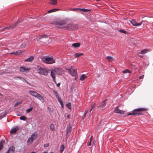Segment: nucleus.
Listing matches in <instances>:
<instances>
[{"label": "nucleus", "instance_id": "1", "mask_svg": "<svg viewBox=\"0 0 153 153\" xmlns=\"http://www.w3.org/2000/svg\"><path fill=\"white\" fill-rule=\"evenodd\" d=\"M57 27L64 30H71V23H68L63 20H59L56 23Z\"/></svg>", "mask_w": 153, "mask_h": 153}, {"label": "nucleus", "instance_id": "2", "mask_svg": "<svg viewBox=\"0 0 153 153\" xmlns=\"http://www.w3.org/2000/svg\"><path fill=\"white\" fill-rule=\"evenodd\" d=\"M29 93L32 96L35 97L39 99L41 102H44L45 100L42 96L36 92L32 90L29 91Z\"/></svg>", "mask_w": 153, "mask_h": 153}, {"label": "nucleus", "instance_id": "3", "mask_svg": "<svg viewBox=\"0 0 153 153\" xmlns=\"http://www.w3.org/2000/svg\"><path fill=\"white\" fill-rule=\"evenodd\" d=\"M147 110V109L146 108H140L138 109H137L135 110H134L132 112L128 114V115H140L141 114L139 112L140 111H145Z\"/></svg>", "mask_w": 153, "mask_h": 153}, {"label": "nucleus", "instance_id": "4", "mask_svg": "<svg viewBox=\"0 0 153 153\" xmlns=\"http://www.w3.org/2000/svg\"><path fill=\"white\" fill-rule=\"evenodd\" d=\"M66 69L68 70L69 72L71 75L75 77V79H77V74L76 70L72 68H67Z\"/></svg>", "mask_w": 153, "mask_h": 153}, {"label": "nucleus", "instance_id": "5", "mask_svg": "<svg viewBox=\"0 0 153 153\" xmlns=\"http://www.w3.org/2000/svg\"><path fill=\"white\" fill-rule=\"evenodd\" d=\"M43 60L45 63L47 64H51L55 62V60L51 57H44Z\"/></svg>", "mask_w": 153, "mask_h": 153}, {"label": "nucleus", "instance_id": "6", "mask_svg": "<svg viewBox=\"0 0 153 153\" xmlns=\"http://www.w3.org/2000/svg\"><path fill=\"white\" fill-rule=\"evenodd\" d=\"M48 70L45 68H40L38 70V72L41 75L46 76L48 74Z\"/></svg>", "mask_w": 153, "mask_h": 153}, {"label": "nucleus", "instance_id": "7", "mask_svg": "<svg viewBox=\"0 0 153 153\" xmlns=\"http://www.w3.org/2000/svg\"><path fill=\"white\" fill-rule=\"evenodd\" d=\"M19 130L18 127L16 126L14 128L11 129L10 131V133L13 134L16 133Z\"/></svg>", "mask_w": 153, "mask_h": 153}, {"label": "nucleus", "instance_id": "8", "mask_svg": "<svg viewBox=\"0 0 153 153\" xmlns=\"http://www.w3.org/2000/svg\"><path fill=\"white\" fill-rule=\"evenodd\" d=\"M107 100H105L102 101L100 105L98 106L102 110L104 109L106 105V102Z\"/></svg>", "mask_w": 153, "mask_h": 153}, {"label": "nucleus", "instance_id": "9", "mask_svg": "<svg viewBox=\"0 0 153 153\" xmlns=\"http://www.w3.org/2000/svg\"><path fill=\"white\" fill-rule=\"evenodd\" d=\"M114 112L116 113H120L121 114H124V111L119 109L117 106H116V108L114 110Z\"/></svg>", "mask_w": 153, "mask_h": 153}, {"label": "nucleus", "instance_id": "10", "mask_svg": "<svg viewBox=\"0 0 153 153\" xmlns=\"http://www.w3.org/2000/svg\"><path fill=\"white\" fill-rule=\"evenodd\" d=\"M48 39V35H39V37H37L36 39L37 41H39L42 39Z\"/></svg>", "mask_w": 153, "mask_h": 153}, {"label": "nucleus", "instance_id": "11", "mask_svg": "<svg viewBox=\"0 0 153 153\" xmlns=\"http://www.w3.org/2000/svg\"><path fill=\"white\" fill-rule=\"evenodd\" d=\"M15 148L13 146H11L6 153H14Z\"/></svg>", "mask_w": 153, "mask_h": 153}, {"label": "nucleus", "instance_id": "12", "mask_svg": "<svg viewBox=\"0 0 153 153\" xmlns=\"http://www.w3.org/2000/svg\"><path fill=\"white\" fill-rule=\"evenodd\" d=\"M16 26V25H12L10 26H9L8 27H7L6 28H4L2 29H1L0 30V31H3L6 30H8V29H11L15 27Z\"/></svg>", "mask_w": 153, "mask_h": 153}, {"label": "nucleus", "instance_id": "13", "mask_svg": "<svg viewBox=\"0 0 153 153\" xmlns=\"http://www.w3.org/2000/svg\"><path fill=\"white\" fill-rule=\"evenodd\" d=\"M78 25L77 24L71 23V30H76L78 28Z\"/></svg>", "mask_w": 153, "mask_h": 153}, {"label": "nucleus", "instance_id": "14", "mask_svg": "<svg viewBox=\"0 0 153 153\" xmlns=\"http://www.w3.org/2000/svg\"><path fill=\"white\" fill-rule=\"evenodd\" d=\"M72 127L70 125H68L66 128V136L71 131Z\"/></svg>", "mask_w": 153, "mask_h": 153}, {"label": "nucleus", "instance_id": "15", "mask_svg": "<svg viewBox=\"0 0 153 153\" xmlns=\"http://www.w3.org/2000/svg\"><path fill=\"white\" fill-rule=\"evenodd\" d=\"M30 70V68H20V71L21 72H27Z\"/></svg>", "mask_w": 153, "mask_h": 153}, {"label": "nucleus", "instance_id": "16", "mask_svg": "<svg viewBox=\"0 0 153 153\" xmlns=\"http://www.w3.org/2000/svg\"><path fill=\"white\" fill-rule=\"evenodd\" d=\"M130 22L131 23V24L133 25L134 26H140V25H138L139 23H137L136 22L135 20V19H132L131 21H130Z\"/></svg>", "mask_w": 153, "mask_h": 153}, {"label": "nucleus", "instance_id": "17", "mask_svg": "<svg viewBox=\"0 0 153 153\" xmlns=\"http://www.w3.org/2000/svg\"><path fill=\"white\" fill-rule=\"evenodd\" d=\"M57 1L55 0H51L49 2V4L52 5H56L57 4Z\"/></svg>", "mask_w": 153, "mask_h": 153}, {"label": "nucleus", "instance_id": "18", "mask_svg": "<svg viewBox=\"0 0 153 153\" xmlns=\"http://www.w3.org/2000/svg\"><path fill=\"white\" fill-rule=\"evenodd\" d=\"M80 43L79 42H77L75 43H73L72 44V46L74 47L77 48H79L80 46Z\"/></svg>", "mask_w": 153, "mask_h": 153}, {"label": "nucleus", "instance_id": "19", "mask_svg": "<svg viewBox=\"0 0 153 153\" xmlns=\"http://www.w3.org/2000/svg\"><path fill=\"white\" fill-rule=\"evenodd\" d=\"M106 58L109 62H112L114 60L113 57L111 56H107L106 57Z\"/></svg>", "mask_w": 153, "mask_h": 153}, {"label": "nucleus", "instance_id": "20", "mask_svg": "<svg viewBox=\"0 0 153 153\" xmlns=\"http://www.w3.org/2000/svg\"><path fill=\"white\" fill-rule=\"evenodd\" d=\"M34 57L33 56H31L30 57L27 58L25 60V62H31L34 59Z\"/></svg>", "mask_w": 153, "mask_h": 153}, {"label": "nucleus", "instance_id": "21", "mask_svg": "<svg viewBox=\"0 0 153 153\" xmlns=\"http://www.w3.org/2000/svg\"><path fill=\"white\" fill-rule=\"evenodd\" d=\"M37 134H36L35 132L33 133L31 136L30 137L33 140H35L36 138Z\"/></svg>", "mask_w": 153, "mask_h": 153}, {"label": "nucleus", "instance_id": "22", "mask_svg": "<svg viewBox=\"0 0 153 153\" xmlns=\"http://www.w3.org/2000/svg\"><path fill=\"white\" fill-rule=\"evenodd\" d=\"M33 140L30 137L27 140V143L28 145L31 144Z\"/></svg>", "mask_w": 153, "mask_h": 153}, {"label": "nucleus", "instance_id": "23", "mask_svg": "<svg viewBox=\"0 0 153 153\" xmlns=\"http://www.w3.org/2000/svg\"><path fill=\"white\" fill-rule=\"evenodd\" d=\"M74 56L75 58H77L83 55V53H75L74 54Z\"/></svg>", "mask_w": 153, "mask_h": 153}, {"label": "nucleus", "instance_id": "24", "mask_svg": "<svg viewBox=\"0 0 153 153\" xmlns=\"http://www.w3.org/2000/svg\"><path fill=\"white\" fill-rule=\"evenodd\" d=\"M59 10V9H56V8L53 9H52L51 10H50L48 11L47 12V13H51L52 12L56 11Z\"/></svg>", "mask_w": 153, "mask_h": 153}, {"label": "nucleus", "instance_id": "25", "mask_svg": "<svg viewBox=\"0 0 153 153\" xmlns=\"http://www.w3.org/2000/svg\"><path fill=\"white\" fill-rule=\"evenodd\" d=\"M5 143V141L3 140H1L0 142V151L1 150L3 147V144Z\"/></svg>", "mask_w": 153, "mask_h": 153}, {"label": "nucleus", "instance_id": "26", "mask_svg": "<svg viewBox=\"0 0 153 153\" xmlns=\"http://www.w3.org/2000/svg\"><path fill=\"white\" fill-rule=\"evenodd\" d=\"M50 128L51 131H53L55 130V126L53 124H51L50 126Z\"/></svg>", "mask_w": 153, "mask_h": 153}, {"label": "nucleus", "instance_id": "27", "mask_svg": "<svg viewBox=\"0 0 153 153\" xmlns=\"http://www.w3.org/2000/svg\"><path fill=\"white\" fill-rule=\"evenodd\" d=\"M148 23V22L146 21H144L142 20L141 22H140L138 25H141L142 24H143V25H147Z\"/></svg>", "mask_w": 153, "mask_h": 153}, {"label": "nucleus", "instance_id": "28", "mask_svg": "<svg viewBox=\"0 0 153 153\" xmlns=\"http://www.w3.org/2000/svg\"><path fill=\"white\" fill-rule=\"evenodd\" d=\"M51 76L52 77L53 81H55V75L54 73L52 71L51 72Z\"/></svg>", "mask_w": 153, "mask_h": 153}, {"label": "nucleus", "instance_id": "29", "mask_svg": "<svg viewBox=\"0 0 153 153\" xmlns=\"http://www.w3.org/2000/svg\"><path fill=\"white\" fill-rule=\"evenodd\" d=\"M149 51V50L148 49H145L143 50H142L141 51L140 53L141 54H145L148 52Z\"/></svg>", "mask_w": 153, "mask_h": 153}, {"label": "nucleus", "instance_id": "30", "mask_svg": "<svg viewBox=\"0 0 153 153\" xmlns=\"http://www.w3.org/2000/svg\"><path fill=\"white\" fill-rule=\"evenodd\" d=\"M87 77L86 76L85 74H82L81 76L80 77V80H83L85 79Z\"/></svg>", "mask_w": 153, "mask_h": 153}, {"label": "nucleus", "instance_id": "31", "mask_svg": "<svg viewBox=\"0 0 153 153\" xmlns=\"http://www.w3.org/2000/svg\"><path fill=\"white\" fill-rule=\"evenodd\" d=\"M58 100V102L60 103V105L62 106L63 105V102L61 100V98L59 97H57Z\"/></svg>", "mask_w": 153, "mask_h": 153}, {"label": "nucleus", "instance_id": "32", "mask_svg": "<svg viewBox=\"0 0 153 153\" xmlns=\"http://www.w3.org/2000/svg\"><path fill=\"white\" fill-rule=\"evenodd\" d=\"M88 112V110H86L85 111V112H84L83 115V117H82V120H83L85 117V116L87 113Z\"/></svg>", "mask_w": 153, "mask_h": 153}, {"label": "nucleus", "instance_id": "33", "mask_svg": "<svg viewBox=\"0 0 153 153\" xmlns=\"http://www.w3.org/2000/svg\"><path fill=\"white\" fill-rule=\"evenodd\" d=\"M64 146L63 145H62L60 148V153H62L64 149Z\"/></svg>", "mask_w": 153, "mask_h": 153}, {"label": "nucleus", "instance_id": "34", "mask_svg": "<svg viewBox=\"0 0 153 153\" xmlns=\"http://www.w3.org/2000/svg\"><path fill=\"white\" fill-rule=\"evenodd\" d=\"M95 104L94 103H92L91 105V108L90 111V114H92V113H91V110L93 108H94Z\"/></svg>", "mask_w": 153, "mask_h": 153}, {"label": "nucleus", "instance_id": "35", "mask_svg": "<svg viewBox=\"0 0 153 153\" xmlns=\"http://www.w3.org/2000/svg\"><path fill=\"white\" fill-rule=\"evenodd\" d=\"M122 72L123 73H130L131 71L129 70L128 69H126L124 70V71H122Z\"/></svg>", "mask_w": 153, "mask_h": 153}, {"label": "nucleus", "instance_id": "36", "mask_svg": "<svg viewBox=\"0 0 153 153\" xmlns=\"http://www.w3.org/2000/svg\"><path fill=\"white\" fill-rule=\"evenodd\" d=\"M67 107L69 109H70L71 108V105L70 102H69L66 104Z\"/></svg>", "mask_w": 153, "mask_h": 153}, {"label": "nucleus", "instance_id": "37", "mask_svg": "<svg viewBox=\"0 0 153 153\" xmlns=\"http://www.w3.org/2000/svg\"><path fill=\"white\" fill-rule=\"evenodd\" d=\"M21 51L20 50H18L15 52V55H18L21 54Z\"/></svg>", "mask_w": 153, "mask_h": 153}, {"label": "nucleus", "instance_id": "38", "mask_svg": "<svg viewBox=\"0 0 153 153\" xmlns=\"http://www.w3.org/2000/svg\"><path fill=\"white\" fill-rule=\"evenodd\" d=\"M119 31L120 32L122 33H125V34H126L128 33L127 31H125V30H123L120 29Z\"/></svg>", "mask_w": 153, "mask_h": 153}, {"label": "nucleus", "instance_id": "39", "mask_svg": "<svg viewBox=\"0 0 153 153\" xmlns=\"http://www.w3.org/2000/svg\"><path fill=\"white\" fill-rule=\"evenodd\" d=\"M27 119V118L25 116H22L20 118V119L21 120L25 121Z\"/></svg>", "mask_w": 153, "mask_h": 153}, {"label": "nucleus", "instance_id": "40", "mask_svg": "<svg viewBox=\"0 0 153 153\" xmlns=\"http://www.w3.org/2000/svg\"><path fill=\"white\" fill-rule=\"evenodd\" d=\"M19 79L21 80L23 82H26L27 83L29 84V82L25 79L21 77L20 78H19Z\"/></svg>", "mask_w": 153, "mask_h": 153}, {"label": "nucleus", "instance_id": "41", "mask_svg": "<svg viewBox=\"0 0 153 153\" xmlns=\"http://www.w3.org/2000/svg\"><path fill=\"white\" fill-rule=\"evenodd\" d=\"M33 107H31L30 108L27 109L26 110V112L27 113H29L30 111H31L33 109Z\"/></svg>", "mask_w": 153, "mask_h": 153}, {"label": "nucleus", "instance_id": "42", "mask_svg": "<svg viewBox=\"0 0 153 153\" xmlns=\"http://www.w3.org/2000/svg\"><path fill=\"white\" fill-rule=\"evenodd\" d=\"M53 94L57 98L58 97H59L58 93L56 91H53Z\"/></svg>", "mask_w": 153, "mask_h": 153}, {"label": "nucleus", "instance_id": "43", "mask_svg": "<svg viewBox=\"0 0 153 153\" xmlns=\"http://www.w3.org/2000/svg\"><path fill=\"white\" fill-rule=\"evenodd\" d=\"M21 102H17L16 103H15L14 105V106H16L19 104H20L21 103Z\"/></svg>", "mask_w": 153, "mask_h": 153}, {"label": "nucleus", "instance_id": "44", "mask_svg": "<svg viewBox=\"0 0 153 153\" xmlns=\"http://www.w3.org/2000/svg\"><path fill=\"white\" fill-rule=\"evenodd\" d=\"M49 146V143H46L44 144V146L45 147H48Z\"/></svg>", "mask_w": 153, "mask_h": 153}, {"label": "nucleus", "instance_id": "45", "mask_svg": "<svg viewBox=\"0 0 153 153\" xmlns=\"http://www.w3.org/2000/svg\"><path fill=\"white\" fill-rule=\"evenodd\" d=\"M91 138H92V136L91 137V138H90V142H89V144L88 145V146H90L91 145Z\"/></svg>", "mask_w": 153, "mask_h": 153}, {"label": "nucleus", "instance_id": "46", "mask_svg": "<svg viewBox=\"0 0 153 153\" xmlns=\"http://www.w3.org/2000/svg\"><path fill=\"white\" fill-rule=\"evenodd\" d=\"M144 75H142L141 76H140L139 77V79H143L144 78Z\"/></svg>", "mask_w": 153, "mask_h": 153}, {"label": "nucleus", "instance_id": "47", "mask_svg": "<svg viewBox=\"0 0 153 153\" xmlns=\"http://www.w3.org/2000/svg\"><path fill=\"white\" fill-rule=\"evenodd\" d=\"M82 10L84 12H85L89 10H88L85 9H82Z\"/></svg>", "mask_w": 153, "mask_h": 153}, {"label": "nucleus", "instance_id": "48", "mask_svg": "<svg viewBox=\"0 0 153 153\" xmlns=\"http://www.w3.org/2000/svg\"><path fill=\"white\" fill-rule=\"evenodd\" d=\"M9 54L11 55H12L13 54L15 55V52H14L10 53Z\"/></svg>", "mask_w": 153, "mask_h": 153}, {"label": "nucleus", "instance_id": "49", "mask_svg": "<svg viewBox=\"0 0 153 153\" xmlns=\"http://www.w3.org/2000/svg\"><path fill=\"white\" fill-rule=\"evenodd\" d=\"M19 78H20V77H14V79H19Z\"/></svg>", "mask_w": 153, "mask_h": 153}, {"label": "nucleus", "instance_id": "50", "mask_svg": "<svg viewBox=\"0 0 153 153\" xmlns=\"http://www.w3.org/2000/svg\"><path fill=\"white\" fill-rule=\"evenodd\" d=\"M60 83H59H59H58L57 84V87H59V86H60Z\"/></svg>", "mask_w": 153, "mask_h": 153}, {"label": "nucleus", "instance_id": "51", "mask_svg": "<svg viewBox=\"0 0 153 153\" xmlns=\"http://www.w3.org/2000/svg\"><path fill=\"white\" fill-rule=\"evenodd\" d=\"M18 24H19V23H16V24H15L14 25H16V26L15 27H16V25H18Z\"/></svg>", "mask_w": 153, "mask_h": 153}, {"label": "nucleus", "instance_id": "52", "mask_svg": "<svg viewBox=\"0 0 153 153\" xmlns=\"http://www.w3.org/2000/svg\"><path fill=\"white\" fill-rule=\"evenodd\" d=\"M67 117L68 118H69V114H68Z\"/></svg>", "mask_w": 153, "mask_h": 153}, {"label": "nucleus", "instance_id": "53", "mask_svg": "<svg viewBox=\"0 0 153 153\" xmlns=\"http://www.w3.org/2000/svg\"><path fill=\"white\" fill-rule=\"evenodd\" d=\"M30 153H36L35 152H31Z\"/></svg>", "mask_w": 153, "mask_h": 153}, {"label": "nucleus", "instance_id": "54", "mask_svg": "<svg viewBox=\"0 0 153 153\" xmlns=\"http://www.w3.org/2000/svg\"><path fill=\"white\" fill-rule=\"evenodd\" d=\"M43 153H48V152H44Z\"/></svg>", "mask_w": 153, "mask_h": 153}, {"label": "nucleus", "instance_id": "55", "mask_svg": "<svg viewBox=\"0 0 153 153\" xmlns=\"http://www.w3.org/2000/svg\"><path fill=\"white\" fill-rule=\"evenodd\" d=\"M139 56L141 57H142V56L141 55H140Z\"/></svg>", "mask_w": 153, "mask_h": 153}, {"label": "nucleus", "instance_id": "56", "mask_svg": "<svg viewBox=\"0 0 153 153\" xmlns=\"http://www.w3.org/2000/svg\"><path fill=\"white\" fill-rule=\"evenodd\" d=\"M49 153H53V152H50Z\"/></svg>", "mask_w": 153, "mask_h": 153}, {"label": "nucleus", "instance_id": "57", "mask_svg": "<svg viewBox=\"0 0 153 153\" xmlns=\"http://www.w3.org/2000/svg\"><path fill=\"white\" fill-rule=\"evenodd\" d=\"M61 73L60 74H62V71H61Z\"/></svg>", "mask_w": 153, "mask_h": 153}, {"label": "nucleus", "instance_id": "58", "mask_svg": "<svg viewBox=\"0 0 153 153\" xmlns=\"http://www.w3.org/2000/svg\"><path fill=\"white\" fill-rule=\"evenodd\" d=\"M57 69V70H58V68H56Z\"/></svg>", "mask_w": 153, "mask_h": 153}, {"label": "nucleus", "instance_id": "59", "mask_svg": "<svg viewBox=\"0 0 153 153\" xmlns=\"http://www.w3.org/2000/svg\"><path fill=\"white\" fill-rule=\"evenodd\" d=\"M18 116H20V115H18Z\"/></svg>", "mask_w": 153, "mask_h": 153}]
</instances>
